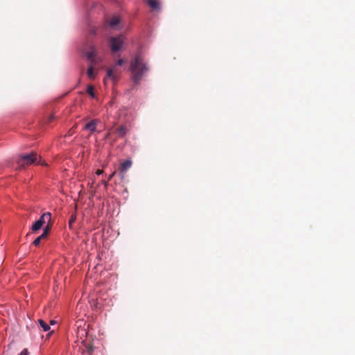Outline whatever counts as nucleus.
Wrapping results in <instances>:
<instances>
[{"label":"nucleus","mask_w":355,"mask_h":355,"mask_svg":"<svg viewBox=\"0 0 355 355\" xmlns=\"http://www.w3.org/2000/svg\"><path fill=\"white\" fill-rule=\"evenodd\" d=\"M76 216L75 215H73L71 216V218L69 220V227H71L72 225V223H74V221L76 220Z\"/></svg>","instance_id":"17"},{"label":"nucleus","mask_w":355,"mask_h":355,"mask_svg":"<svg viewBox=\"0 0 355 355\" xmlns=\"http://www.w3.org/2000/svg\"><path fill=\"white\" fill-rule=\"evenodd\" d=\"M96 175H100L103 173V171L101 169H98L96 172Z\"/></svg>","instance_id":"20"},{"label":"nucleus","mask_w":355,"mask_h":355,"mask_svg":"<svg viewBox=\"0 0 355 355\" xmlns=\"http://www.w3.org/2000/svg\"><path fill=\"white\" fill-rule=\"evenodd\" d=\"M132 166V161L131 160H125L123 163L121 164L120 166V172L122 173L121 178H123L124 174L126 173V171L131 167Z\"/></svg>","instance_id":"10"},{"label":"nucleus","mask_w":355,"mask_h":355,"mask_svg":"<svg viewBox=\"0 0 355 355\" xmlns=\"http://www.w3.org/2000/svg\"><path fill=\"white\" fill-rule=\"evenodd\" d=\"M148 3L152 9L155 10H159L160 9L159 2L157 0H148Z\"/></svg>","instance_id":"13"},{"label":"nucleus","mask_w":355,"mask_h":355,"mask_svg":"<svg viewBox=\"0 0 355 355\" xmlns=\"http://www.w3.org/2000/svg\"><path fill=\"white\" fill-rule=\"evenodd\" d=\"M123 40L122 36L112 37L110 39V46L112 52L119 51L123 45Z\"/></svg>","instance_id":"4"},{"label":"nucleus","mask_w":355,"mask_h":355,"mask_svg":"<svg viewBox=\"0 0 355 355\" xmlns=\"http://www.w3.org/2000/svg\"><path fill=\"white\" fill-rule=\"evenodd\" d=\"M98 121L96 119L92 120L84 126V129L89 131V134H92L96 130V125Z\"/></svg>","instance_id":"9"},{"label":"nucleus","mask_w":355,"mask_h":355,"mask_svg":"<svg viewBox=\"0 0 355 355\" xmlns=\"http://www.w3.org/2000/svg\"><path fill=\"white\" fill-rule=\"evenodd\" d=\"M54 119H55V116L53 114L50 115L48 118V122L50 123V122L53 121L54 120Z\"/></svg>","instance_id":"19"},{"label":"nucleus","mask_w":355,"mask_h":355,"mask_svg":"<svg viewBox=\"0 0 355 355\" xmlns=\"http://www.w3.org/2000/svg\"><path fill=\"white\" fill-rule=\"evenodd\" d=\"M83 55L91 64L90 67L99 64L103 60L102 55L98 53L95 46L92 44H87V47L83 50Z\"/></svg>","instance_id":"2"},{"label":"nucleus","mask_w":355,"mask_h":355,"mask_svg":"<svg viewBox=\"0 0 355 355\" xmlns=\"http://www.w3.org/2000/svg\"><path fill=\"white\" fill-rule=\"evenodd\" d=\"M51 220V214L50 212H46L43 214L38 220L35 221L31 227V230L33 232H36L40 230L42 227L44 225L47 220L50 223Z\"/></svg>","instance_id":"3"},{"label":"nucleus","mask_w":355,"mask_h":355,"mask_svg":"<svg viewBox=\"0 0 355 355\" xmlns=\"http://www.w3.org/2000/svg\"><path fill=\"white\" fill-rule=\"evenodd\" d=\"M38 322L40 324V326L43 329L44 331H47L50 329L49 325L46 323L43 320L40 319L38 320Z\"/></svg>","instance_id":"15"},{"label":"nucleus","mask_w":355,"mask_h":355,"mask_svg":"<svg viewBox=\"0 0 355 355\" xmlns=\"http://www.w3.org/2000/svg\"><path fill=\"white\" fill-rule=\"evenodd\" d=\"M91 33H92V34H95V31H94V30H91Z\"/></svg>","instance_id":"24"},{"label":"nucleus","mask_w":355,"mask_h":355,"mask_svg":"<svg viewBox=\"0 0 355 355\" xmlns=\"http://www.w3.org/2000/svg\"><path fill=\"white\" fill-rule=\"evenodd\" d=\"M128 132V128L125 125H120L118 128L115 129V133L117 135V136L120 138H123L125 137L126 133Z\"/></svg>","instance_id":"11"},{"label":"nucleus","mask_w":355,"mask_h":355,"mask_svg":"<svg viewBox=\"0 0 355 355\" xmlns=\"http://www.w3.org/2000/svg\"><path fill=\"white\" fill-rule=\"evenodd\" d=\"M146 64L147 63L144 58L141 55H139L135 56L130 67H146Z\"/></svg>","instance_id":"8"},{"label":"nucleus","mask_w":355,"mask_h":355,"mask_svg":"<svg viewBox=\"0 0 355 355\" xmlns=\"http://www.w3.org/2000/svg\"><path fill=\"white\" fill-rule=\"evenodd\" d=\"M119 78V75L117 71V68H108L106 73V76L104 78V82L108 80H111L113 82H116Z\"/></svg>","instance_id":"6"},{"label":"nucleus","mask_w":355,"mask_h":355,"mask_svg":"<svg viewBox=\"0 0 355 355\" xmlns=\"http://www.w3.org/2000/svg\"><path fill=\"white\" fill-rule=\"evenodd\" d=\"M50 229H51V224H48V225H46L45 227V228L44 229L43 233L40 236H38L37 238H36L34 240V241L33 242V244L35 246L39 245L41 240L46 239L47 237V236L49 233Z\"/></svg>","instance_id":"7"},{"label":"nucleus","mask_w":355,"mask_h":355,"mask_svg":"<svg viewBox=\"0 0 355 355\" xmlns=\"http://www.w3.org/2000/svg\"><path fill=\"white\" fill-rule=\"evenodd\" d=\"M110 135V132H109L107 134V135L105 136V138H108Z\"/></svg>","instance_id":"23"},{"label":"nucleus","mask_w":355,"mask_h":355,"mask_svg":"<svg viewBox=\"0 0 355 355\" xmlns=\"http://www.w3.org/2000/svg\"><path fill=\"white\" fill-rule=\"evenodd\" d=\"M119 65H121L123 64V60L122 59H119L117 61Z\"/></svg>","instance_id":"22"},{"label":"nucleus","mask_w":355,"mask_h":355,"mask_svg":"<svg viewBox=\"0 0 355 355\" xmlns=\"http://www.w3.org/2000/svg\"><path fill=\"white\" fill-rule=\"evenodd\" d=\"M116 174V171H114L110 176L108 177V181H110Z\"/></svg>","instance_id":"21"},{"label":"nucleus","mask_w":355,"mask_h":355,"mask_svg":"<svg viewBox=\"0 0 355 355\" xmlns=\"http://www.w3.org/2000/svg\"><path fill=\"white\" fill-rule=\"evenodd\" d=\"M87 92L92 98L95 97L94 88L92 85L87 86Z\"/></svg>","instance_id":"16"},{"label":"nucleus","mask_w":355,"mask_h":355,"mask_svg":"<svg viewBox=\"0 0 355 355\" xmlns=\"http://www.w3.org/2000/svg\"><path fill=\"white\" fill-rule=\"evenodd\" d=\"M120 18L119 16H113L109 21V26L112 28H116V26L119 24Z\"/></svg>","instance_id":"12"},{"label":"nucleus","mask_w":355,"mask_h":355,"mask_svg":"<svg viewBox=\"0 0 355 355\" xmlns=\"http://www.w3.org/2000/svg\"><path fill=\"white\" fill-rule=\"evenodd\" d=\"M51 324H55V322H54L53 320H51Z\"/></svg>","instance_id":"25"},{"label":"nucleus","mask_w":355,"mask_h":355,"mask_svg":"<svg viewBox=\"0 0 355 355\" xmlns=\"http://www.w3.org/2000/svg\"><path fill=\"white\" fill-rule=\"evenodd\" d=\"M144 69L147 68H131L132 80L135 85H138L144 76Z\"/></svg>","instance_id":"5"},{"label":"nucleus","mask_w":355,"mask_h":355,"mask_svg":"<svg viewBox=\"0 0 355 355\" xmlns=\"http://www.w3.org/2000/svg\"><path fill=\"white\" fill-rule=\"evenodd\" d=\"M96 69V68H88L87 74L89 79L94 80L95 78L97 73Z\"/></svg>","instance_id":"14"},{"label":"nucleus","mask_w":355,"mask_h":355,"mask_svg":"<svg viewBox=\"0 0 355 355\" xmlns=\"http://www.w3.org/2000/svg\"><path fill=\"white\" fill-rule=\"evenodd\" d=\"M19 355H28V349H24L21 353L19 354Z\"/></svg>","instance_id":"18"},{"label":"nucleus","mask_w":355,"mask_h":355,"mask_svg":"<svg viewBox=\"0 0 355 355\" xmlns=\"http://www.w3.org/2000/svg\"><path fill=\"white\" fill-rule=\"evenodd\" d=\"M17 164V169H19V170L25 168L26 166H28L33 164L46 165V164L44 162V161H42V159L40 157V160L37 161V154L34 152H32L30 154L21 155L19 157Z\"/></svg>","instance_id":"1"}]
</instances>
